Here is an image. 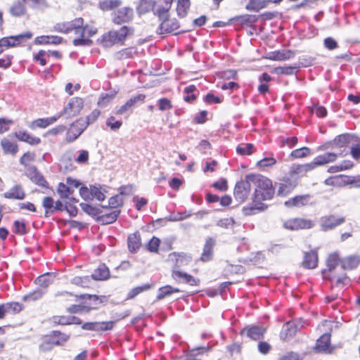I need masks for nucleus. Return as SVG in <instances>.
Returning <instances> with one entry per match:
<instances>
[{
  "instance_id": "62",
  "label": "nucleus",
  "mask_w": 360,
  "mask_h": 360,
  "mask_svg": "<svg viewBox=\"0 0 360 360\" xmlns=\"http://www.w3.org/2000/svg\"><path fill=\"white\" fill-rule=\"evenodd\" d=\"M234 220L232 218H225L219 220L217 225L221 228L229 229L233 226Z\"/></svg>"
},
{
  "instance_id": "10",
  "label": "nucleus",
  "mask_w": 360,
  "mask_h": 360,
  "mask_svg": "<svg viewBox=\"0 0 360 360\" xmlns=\"http://www.w3.org/2000/svg\"><path fill=\"white\" fill-rule=\"evenodd\" d=\"M144 94H138L129 98L124 105H122L117 111L116 114L119 115H129L131 110L138 103H143L145 100Z\"/></svg>"
},
{
  "instance_id": "13",
  "label": "nucleus",
  "mask_w": 360,
  "mask_h": 360,
  "mask_svg": "<svg viewBox=\"0 0 360 360\" xmlns=\"http://www.w3.org/2000/svg\"><path fill=\"white\" fill-rule=\"evenodd\" d=\"M86 128V124H83L79 119L72 123L66 134V139L69 142L76 140Z\"/></svg>"
},
{
  "instance_id": "45",
  "label": "nucleus",
  "mask_w": 360,
  "mask_h": 360,
  "mask_svg": "<svg viewBox=\"0 0 360 360\" xmlns=\"http://www.w3.org/2000/svg\"><path fill=\"white\" fill-rule=\"evenodd\" d=\"M193 214L191 210L183 212L172 213L167 217V219L170 221H179L188 219Z\"/></svg>"
},
{
  "instance_id": "20",
  "label": "nucleus",
  "mask_w": 360,
  "mask_h": 360,
  "mask_svg": "<svg viewBox=\"0 0 360 360\" xmlns=\"http://www.w3.org/2000/svg\"><path fill=\"white\" fill-rule=\"evenodd\" d=\"M296 182L290 179H283L278 184L277 194L279 196H285L290 193L296 187Z\"/></svg>"
},
{
  "instance_id": "50",
  "label": "nucleus",
  "mask_w": 360,
  "mask_h": 360,
  "mask_svg": "<svg viewBox=\"0 0 360 360\" xmlns=\"http://www.w3.org/2000/svg\"><path fill=\"white\" fill-rule=\"evenodd\" d=\"M254 146L252 143H243L239 145L236 151L238 154L245 155H251L253 153Z\"/></svg>"
},
{
  "instance_id": "15",
  "label": "nucleus",
  "mask_w": 360,
  "mask_h": 360,
  "mask_svg": "<svg viewBox=\"0 0 360 360\" xmlns=\"http://www.w3.org/2000/svg\"><path fill=\"white\" fill-rule=\"evenodd\" d=\"M25 174L35 184L42 187H46L47 182L44 179V176L37 171L35 167H27Z\"/></svg>"
},
{
  "instance_id": "4",
  "label": "nucleus",
  "mask_w": 360,
  "mask_h": 360,
  "mask_svg": "<svg viewBox=\"0 0 360 360\" xmlns=\"http://www.w3.org/2000/svg\"><path fill=\"white\" fill-rule=\"evenodd\" d=\"M338 156L339 155L335 152L326 153L323 155H318L310 163L297 165L293 170V172L298 174H305L306 172L314 169L318 166H321L335 161Z\"/></svg>"
},
{
  "instance_id": "52",
  "label": "nucleus",
  "mask_w": 360,
  "mask_h": 360,
  "mask_svg": "<svg viewBox=\"0 0 360 360\" xmlns=\"http://www.w3.org/2000/svg\"><path fill=\"white\" fill-rule=\"evenodd\" d=\"M101 112L98 110H94L89 115H88L85 119H79L83 124H86V127L89 125L95 122L98 118Z\"/></svg>"
},
{
  "instance_id": "35",
  "label": "nucleus",
  "mask_w": 360,
  "mask_h": 360,
  "mask_svg": "<svg viewBox=\"0 0 360 360\" xmlns=\"http://www.w3.org/2000/svg\"><path fill=\"white\" fill-rule=\"evenodd\" d=\"M53 282V276L50 274H43L39 276L35 280V283L39 286V288H41L46 290V288L49 287Z\"/></svg>"
},
{
  "instance_id": "36",
  "label": "nucleus",
  "mask_w": 360,
  "mask_h": 360,
  "mask_svg": "<svg viewBox=\"0 0 360 360\" xmlns=\"http://www.w3.org/2000/svg\"><path fill=\"white\" fill-rule=\"evenodd\" d=\"M155 6V2L153 0H140L137 11L139 14H143L153 11Z\"/></svg>"
},
{
  "instance_id": "60",
  "label": "nucleus",
  "mask_w": 360,
  "mask_h": 360,
  "mask_svg": "<svg viewBox=\"0 0 360 360\" xmlns=\"http://www.w3.org/2000/svg\"><path fill=\"white\" fill-rule=\"evenodd\" d=\"M160 240L156 237H153L148 244V250L153 252H157Z\"/></svg>"
},
{
  "instance_id": "47",
  "label": "nucleus",
  "mask_w": 360,
  "mask_h": 360,
  "mask_svg": "<svg viewBox=\"0 0 360 360\" xmlns=\"http://www.w3.org/2000/svg\"><path fill=\"white\" fill-rule=\"evenodd\" d=\"M169 11V9H166L165 6L160 4L159 3H158L157 4H155L153 11L155 14L158 15L160 20L166 19L167 18H168Z\"/></svg>"
},
{
  "instance_id": "31",
  "label": "nucleus",
  "mask_w": 360,
  "mask_h": 360,
  "mask_svg": "<svg viewBox=\"0 0 360 360\" xmlns=\"http://www.w3.org/2000/svg\"><path fill=\"white\" fill-rule=\"evenodd\" d=\"M15 136L18 140L25 141L32 146L38 145L41 142V139L39 137L32 136L24 131L15 132Z\"/></svg>"
},
{
  "instance_id": "12",
  "label": "nucleus",
  "mask_w": 360,
  "mask_h": 360,
  "mask_svg": "<svg viewBox=\"0 0 360 360\" xmlns=\"http://www.w3.org/2000/svg\"><path fill=\"white\" fill-rule=\"evenodd\" d=\"M344 221L345 218L343 217H338L335 215L325 216L321 218L320 226L321 230L326 231L334 229Z\"/></svg>"
},
{
  "instance_id": "61",
  "label": "nucleus",
  "mask_w": 360,
  "mask_h": 360,
  "mask_svg": "<svg viewBox=\"0 0 360 360\" xmlns=\"http://www.w3.org/2000/svg\"><path fill=\"white\" fill-rule=\"evenodd\" d=\"M25 4L32 8H39L44 6L46 4L45 0H22Z\"/></svg>"
},
{
  "instance_id": "1",
  "label": "nucleus",
  "mask_w": 360,
  "mask_h": 360,
  "mask_svg": "<svg viewBox=\"0 0 360 360\" xmlns=\"http://www.w3.org/2000/svg\"><path fill=\"white\" fill-rule=\"evenodd\" d=\"M249 179L255 187L254 205L243 207V212L245 215H252L265 210L267 205L262 203V201L271 200L275 193L272 181L267 177L261 174H252V176Z\"/></svg>"
},
{
  "instance_id": "27",
  "label": "nucleus",
  "mask_w": 360,
  "mask_h": 360,
  "mask_svg": "<svg viewBox=\"0 0 360 360\" xmlns=\"http://www.w3.org/2000/svg\"><path fill=\"white\" fill-rule=\"evenodd\" d=\"M110 277V271L105 264H101L91 274V278L95 281H104Z\"/></svg>"
},
{
  "instance_id": "39",
  "label": "nucleus",
  "mask_w": 360,
  "mask_h": 360,
  "mask_svg": "<svg viewBox=\"0 0 360 360\" xmlns=\"http://www.w3.org/2000/svg\"><path fill=\"white\" fill-rule=\"evenodd\" d=\"M91 276H75L71 280V283L82 288H89L91 284Z\"/></svg>"
},
{
  "instance_id": "14",
  "label": "nucleus",
  "mask_w": 360,
  "mask_h": 360,
  "mask_svg": "<svg viewBox=\"0 0 360 360\" xmlns=\"http://www.w3.org/2000/svg\"><path fill=\"white\" fill-rule=\"evenodd\" d=\"M266 332V328L259 326H250L243 328L241 334H246L247 336L254 340L262 339Z\"/></svg>"
},
{
  "instance_id": "34",
  "label": "nucleus",
  "mask_w": 360,
  "mask_h": 360,
  "mask_svg": "<svg viewBox=\"0 0 360 360\" xmlns=\"http://www.w3.org/2000/svg\"><path fill=\"white\" fill-rule=\"evenodd\" d=\"M267 6V0H251L245 5V8L250 11L258 12Z\"/></svg>"
},
{
  "instance_id": "24",
  "label": "nucleus",
  "mask_w": 360,
  "mask_h": 360,
  "mask_svg": "<svg viewBox=\"0 0 360 360\" xmlns=\"http://www.w3.org/2000/svg\"><path fill=\"white\" fill-rule=\"evenodd\" d=\"M6 198L22 200L25 197V193L20 185H15L4 194Z\"/></svg>"
},
{
  "instance_id": "6",
  "label": "nucleus",
  "mask_w": 360,
  "mask_h": 360,
  "mask_svg": "<svg viewBox=\"0 0 360 360\" xmlns=\"http://www.w3.org/2000/svg\"><path fill=\"white\" fill-rule=\"evenodd\" d=\"M356 137L350 134H345L338 136L333 141V148H337L340 149L337 152L339 156L343 155L344 153H348L347 148H350L353 143H356Z\"/></svg>"
},
{
  "instance_id": "16",
  "label": "nucleus",
  "mask_w": 360,
  "mask_h": 360,
  "mask_svg": "<svg viewBox=\"0 0 360 360\" xmlns=\"http://www.w3.org/2000/svg\"><path fill=\"white\" fill-rule=\"evenodd\" d=\"M113 327L112 321H107V322H87L82 325V328L84 330H95V331H101V330H111Z\"/></svg>"
},
{
  "instance_id": "21",
  "label": "nucleus",
  "mask_w": 360,
  "mask_h": 360,
  "mask_svg": "<svg viewBox=\"0 0 360 360\" xmlns=\"http://www.w3.org/2000/svg\"><path fill=\"white\" fill-rule=\"evenodd\" d=\"M120 213V210L118 209L110 210V212H105L103 214L100 212L97 220L103 224H112L117 220Z\"/></svg>"
},
{
  "instance_id": "42",
  "label": "nucleus",
  "mask_w": 360,
  "mask_h": 360,
  "mask_svg": "<svg viewBox=\"0 0 360 360\" xmlns=\"http://www.w3.org/2000/svg\"><path fill=\"white\" fill-rule=\"evenodd\" d=\"M179 289L172 287L171 285H165L159 288L158 294L157 295L158 300H162L165 297L170 295L173 292H179Z\"/></svg>"
},
{
  "instance_id": "56",
  "label": "nucleus",
  "mask_w": 360,
  "mask_h": 360,
  "mask_svg": "<svg viewBox=\"0 0 360 360\" xmlns=\"http://www.w3.org/2000/svg\"><path fill=\"white\" fill-rule=\"evenodd\" d=\"M276 163V160L274 158H264L257 163V166L261 169L271 167Z\"/></svg>"
},
{
  "instance_id": "29",
  "label": "nucleus",
  "mask_w": 360,
  "mask_h": 360,
  "mask_svg": "<svg viewBox=\"0 0 360 360\" xmlns=\"http://www.w3.org/2000/svg\"><path fill=\"white\" fill-rule=\"evenodd\" d=\"M60 117V115H58L56 116L50 117H47V118L37 119L32 122V124L30 125V128L32 129H34L37 127L46 128V127L49 126L50 124H52L53 123H54Z\"/></svg>"
},
{
  "instance_id": "3",
  "label": "nucleus",
  "mask_w": 360,
  "mask_h": 360,
  "mask_svg": "<svg viewBox=\"0 0 360 360\" xmlns=\"http://www.w3.org/2000/svg\"><path fill=\"white\" fill-rule=\"evenodd\" d=\"M134 30L131 27L124 25L118 30H110L104 33L97 39V43L104 48H111L113 46H122L126 39L134 34Z\"/></svg>"
},
{
  "instance_id": "9",
  "label": "nucleus",
  "mask_w": 360,
  "mask_h": 360,
  "mask_svg": "<svg viewBox=\"0 0 360 360\" xmlns=\"http://www.w3.org/2000/svg\"><path fill=\"white\" fill-rule=\"evenodd\" d=\"M134 16L133 9L129 7H124L114 12L112 22L115 24L120 25L129 22Z\"/></svg>"
},
{
  "instance_id": "23",
  "label": "nucleus",
  "mask_w": 360,
  "mask_h": 360,
  "mask_svg": "<svg viewBox=\"0 0 360 360\" xmlns=\"http://www.w3.org/2000/svg\"><path fill=\"white\" fill-rule=\"evenodd\" d=\"M295 55V51L291 50H281L271 52L268 57L269 59L273 60H287L292 58Z\"/></svg>"
},
{
  "instance_id": "19",
  "label": "nucleus",
  "mask_w": 360,
  "mask_h": 360,
  "mask_svg": "<svg viewBox=\"0 0 360 360\" xmlns=\"http://www.w3.org/2000/svg\"><path fill=\"white\" fill-rule=\"evenodd\" d=\"M360 264V257L356 255H350L343 258L341 260L340 269L345 272V270H352L356 269Z\"/></svg>"
},
{
  "instance_id": "33",
  "label": "nucleus",
  "mask_w": 360,
  "mask_h": 360,
  "mask_svg": "<svg viewBox=\"0 0 360 360\" xmlns=\"http://www.w3.org/2000/svg\"><path fill=\"white\" fill-rule=\"evenodd\" d=\"M128 248L131 252H135L141 246V237L139 233H134L128 236Z\"/></svg>"
},
{
  "instance_id": "37",
  "label": "nucleus",
  "mask_w": 360,
  "mask_h": 360,
  "mask_svg": "<svg viewBox=\"0 0 360 360\" xmlns=\"http://www.w3.org/2000/svg\"><path fill=\"white\" fill-rule=\"evenodd\" d=\"M25 2L22 0L15 2L10 8V13L13 16L22 15L25 12Z\"/></svg>"
},
{
  "instance_id": "58",
  "label": "nucleus",
  "mask_w": 360,
  "mask_h": 360,
  "mask_svg": "<svg viewBox=\"0 0 360 360\" xmlns=\"http://www.w3.org/2000/svg\"><path fill=\"white\" fill-rule=\"evenodd\" d=\"M106 125L108 126L111 130L112 131H117L118 130L122 124V122L120 120H116L115 117L110 116L106 120Z\"/></svg>"
},
{
  "instance_id": "5",
  "label": "nucleus",
  "mask_w": 360,
  "mask_h": 360,
  "mask_svg": "<svg viewBox=\"0 0 360 360\" xmlns=\"http://www.w3.org/2000/svg\"><path fill=\"white\" fill-rule=\"evenodd\" d=\"M252 176V174H247L244 179L238 182L234 188V198L238 202H243L249 196L251 187L252 186L250 177Z\"/></svg>"
},
{
  "instance_id": "32",
  "label": "nucleus",
  "mask_w": 360,
  "mask_h": 360,
  "mask_svg": "<svg viewBox=\"0 0 360 360\" xmlns=\"http://www.w3.org/2000/svg\"><path fill=\"white\" fill-rule=\"evenodd\" d=\"M60 342L59 340H56V338L53 337V335L52 336H46L42 339V342L39 345V348L41 351L46 352L49 351L52 349L53 345H60Z\"/></svg>"
},
{
  "instance_id": "26",
  "label": "nucleus",
  "mask_w": 360,
  "mask_h": 360,
  "mask_svg": "<svg viewBox=\"0 0 360 360\" xmlns=\"http://www.w3.org/2000/svg\"><path fill=\"white\" fill-rule=\"evenodd\" d=\"M216 244V240L213 238H208L206 240L205 244L203 248V251L201 255L200 259L202 262L210 261L212 257V250Z\"/></svg>"
},
{
  "instance_id": "51",
  "label": "nucleus",
  "mask_w": 360,
  "mask_h": 360,
  "mask_svg": "<svg viewBox=\"0 0 360 360\" xmlns=\"http://www.w3.org/2000/svg\"><path fill=\"white\" fill-rule=\"evenodd\" d=\"M92 199L96 198L98 201H103L105 200L104 191L100 186H91Z\"/></svg>"
},
{
  "instance_id": "22",
  "label": "nucleus",
  "mask_w": 360,
  "mask_h": 360,
  "mask_svg": "<svg viewBox=\"0 0 360 360\" xmlns=\"http://www.w3.org/2000/svg\"><path fill=\"white\" fill-rule=\"evenodd\" d=\"M330 335L329 333H324L317 340L316 344V349L319 352L330 353Z\"/></svg>"
},
{
  "instance_id": "7",
  "label": "nucleus",
  "mask_w": 360,
  "mask_h": 360,
  "mask_svg": "<svg viewBox=\"0 0 360 360\" xmlns=\"http://www.w3.org/2000/svg\"><path fill=\"white\" fill-rule=\"evenodd\" d=\"M83 100L81 98L74 97L72 98L68 104L64 107L62 112L59 113L61 116H65L66 118H71L79 113L83 108Z\"/></svg>"
},
{
  "instance_id": "43",
  "label": "nucleus",
  "mask_w": 360,
  "mask_h": 360,
  "mask_svg": "<svg viewBox=\"0 0 360 360\" xmlns=\"http://www.w3.org/2000/svg\"><path fill=\"white\" fill-rule=\"evenodd\" d=\"M1 145L6 153L14 155L18 151L17 145L8 139H3L1 142Z\"/></svg>"
},
{
  "instance_id": "46",
  "label": "nucleus",
  "mask_w": 360,
  "mask_h": 360,
  "mask_svg": "<svg viewBox=\"0 0 360 360\" xmlns=\"http://www.w3.org/2000/svg\"><path fill=\"white\" fill-rule=\"evenodd\" d=\"M152 285L146 283L143 284L141 286H137L131 289L128 295H127V299H133L138 295H139L141 292L146 291L149 290L151 288Z\"/></svg>"
},
{
  "instance_id": "11",
  "label": "nucleus",
  "mask_w": 360,
  "mask_h": 360,
  "mask_svg": "<svg viewBox=\"0 0 360 360\" xmlns=\"http://www.w3.org/2000/svg\"><path fill=\"white\" fill-rule=\"evenodd\" d=\"M314 226L311 220L301 218L290 219L283 222V226L289 230H298L300 229H310Z\"/></svg>"
},
{
  "instance_id": "25",
  "label": "nucleus",
  "mask_w": 360,
  "mask_h": 360,
  "mask_svg": "<svg viewBox=\"0 0 360 360\" xmlns=\"http://www.w3.org/2000/svg\"><path fill=\"white\" fill-rule=\"evenodd\" d=\"M318 264V254L316 251L312 250L309 252H306L304 256L302 265L304 268L311 269L317 266Z\"/></svg>"
},
{
  "instance_id": "17",
  "label": "nucleus",
  "mask_w": 360,
  "mask_h": 360,
  "mask_svg": "<svg viewBox=\"0 0 360 360\" xmlns=\"http://www.w3.org/2000/svg\"><path fill=\"white\" fill-rule=\"evenodd\" d=\"M298 330V325H296L294 321L287 322L280 333V337L283 340H288L292 338Z\"/></svg>"
},
{
  "instance_id": "54",
  "label": "nucleus",
  "mask_w": 360,
  "mask_h": 360,
  "mask_svg": "<svg viewBox=\"0 0 360 360\" xmlns=\"http://www.w3.org/2000/svg\"><path fill=\"white\" fill-rule=\"evenodd\" d=\"M56 323H58L61 325H67V324H71V323H77L79 324L81 323V321L75 316H71L68 318L65 317H59V318H55Z\"/></svg>"
},
{
  "instance_id": "8",
  "label": "nucleus",
  "mask_w": 360,
  "mask_h": 360,
  "mask_svg": "<svg viewBox=\"0 0 360 360\" xmlns=\"http://www.w3.org/2000/svg\"><path fill=\"white\" fill-rule=\"evenodd\" d=\"M98 32L96 27L89 25L82 26L81 30V37L75 39L73 44L75 46H90L92 44V41L88 38H84V34H87L88 37H92Z\"/></svg>"
},
{
  "instance_id": "59",
  "label": "nucleus",
  "mask_w": 360,
  "mask_h": 360,
  "mask_svg": "<svg viewBox=\"0 0 360 360\" xmlns=\"http://www.w3.org/2000/svg\"><path fill=\"white\" fill-rule=\"evenodd\" d=\"M158 108L161 111L169 110L172 108L171 101L167 98H162L158 101Z\"/></svg>"
},
{
  "instance_id": "53",
  "label": "nucleus",
  "mask_w": 360,
  "mask_h": 360,
  "mask_svg": "<svg viewBox=\"0 0 360 360\" xmlns=\"http://www.w3.org/2000/svg\"><path fill=\"white\" fill-rule=\"evenodd\" d=\"M80 206L84 212L93 217H98L100 214L99 209L93 207L91 205L86 203H81Z\"/></svg>"
},
{
  "instance_id": "64",
  "label": "nucleus",
  "mask_w": 360,
  "mask_h": 360,
  "mask_svg": "<svg viewBox=\"0 0 360 360\" xmlns=\"http://www.w3.org/2000/svg\"><path fill=\"white\" fill-rule=\"evenodd\" d=\"M350 148L352 158L356 160L360 159V142L359 143H353Z\"/></svg>"
},
{
  "instance_id": "28",
  "label": "nucleus",
  "mask_w": 360,
  "mask_h": 360,
  "mask_svg": "<svg viewBox=\"0 0 360 360\" xmlns=\"http://www.w3.org/2000/svg\"><path fill=\"white\" fill-rule=\"evenodd\" d=\"M309 201V195H297L294 198H290L285 202L287 207H302L308 204Z\"/></svg>"
},
{
  "instance_id": "63",
  "label": "nucleus",
  "mask_w": 360,
  "mask_h": 360,
  "mask_svg": "<svg viewBox=\"0 0 360 360\" xmlns=\"http://www.w3.org/2000/svg\"><path fill=\"white\" fill-rule=\"evenodd\" d=\"M14 232L18 234H25L26 233L25 224L23 221H15L14 222Z\"/></svg>"
},
{
  "instance_id": "38",
  "label": "nucleus",
  "mask_w": 360,
  "mask_h": 360,
  "mask_svg": "<svg viewBox=\"0 0 360 360\" xmlns=\"http://www.w3.org/2000/svg\"><path fill=\"white\" fill-rule=\"evenodd\" d=\"M46 293V290L41 288H37L34 291L29 292L25 295L22 300L25 302H34L41 298L42 296Z\"/></svg>"
},
{
  "instance_id": "44",
  "label": "nucleus",
  "mask_w": 360,
  "mask_h": 360,
  "mask_svg": "<svg viewBox=\"0 0 360 360\" xmlns=\"http://www.w3.org/2000/svg\"><path fill=\"white\" fill-rule=\"evenodd\" d=\"M176 257V264L174 269H179L180 267L188 265L191 262V257L184 254L174 255Z\"/></svg>"
},
{
  "instance_id": "57",
  "label": "nucleus",
  "mask_w": 360,
  "mask_h": 360,
  "mask_svg": "<svg viewBox=\"0 0 360 360\" xmlns=\"http://www.w3.org/2000/svg\"><path fill=\"white\" fill-rule=\"evenodd\" d=\"M310 153V149L307 147H302L299 149L294 150L291 152L290 155L294 158H302L307 157Z\"/></svg>"
},
{
  "instance_id": "48",
  "label": "nucleus",
  "mask_w": 360,
  "mask_h": 360,
  "mask_svg": "<svg viewBox=\"0 0 360 360\" xmlns=\"http://www.w3.org/2000/svg\"><path fill=\"white\" fill-rule=\"evenodd\" d=\"M57 191L62 198H68L73 193V190L63 183L58 184Z\"/></svg>"
},
{
  "instance_id": "18",
  "label": "nucleus",
  "mask_w": 360,
  "mask_h": 360,
  "mask_svg": "<svg viewBox=\"0 0 360 360\" xmlns=\"http://www.w3.org/2000/svg\"><path fill=\"white\" fill-rule=\"evenodd\" d=\"M162 22L160 25V34L169 33L176 30L179 27V22L175 19H169V17L166 19L160 20Z\"/></svg>"
},
{
  "instance_id": "49",
  "label": "nucleus",
  "mask_w": 360,
  "mask_h": 360,
  "mask_svg": "<svg viewBox=\"0 0 360 360\" xmlns=\"http://www.w3.org/2000/svg\"><path fill=\"white\" fill-rule=\"evenodd\" d=\"M136 49L133 47L127 48L124 49H122L118 52L116 53V57L118 59H125L128 58H131L134 56V54H136Z\"/></svg>"
},
{
  "instance_id": "55",
  "label": "nucleus",
  "mask_w": 360,
  "mask_h": 360,
  "mask_svg": "<svg viewBox=\"0 0 360 360\" xmlns=\"http://www.w3.org/2000/svg\"><path fill=\"white\" fill-rule=\"evenodd\" d=\"M295 69L296 68L292 66L277 67L274 68L273 72L277 75H292L294 74Z\"/></svg>"
},
{
  "instance_id": "41",
  "label": "nucleus",
  "mask_w": 360,
  "mask_h": 360,
  "mask_svg": "<svg viewBox=\"0 0 360 360\" xmlns=\"http://www.w3.org/2000/svg\"><path fill=\"white\" fill-rule=\"evenodd\" d=\"M190 8V0H178L176 12L179 17H184Z\"/></svg>"
},
{
  "instance_id": "2",
  "label": "nucleus",
  "mask_w": 360,
  "mask_h": 360,
  "mask_svg": "<svg viewBox=\"0 0 360 360\" xmlns=\"http://www.w3.org/2000/svg\"><path fill=\"white\" fill-rule=\"evenodd\" d=\"M327 269L323 270V276L330 280L336 287L342 288L349 283L346 273L340 269L341 260L337 253L330 254L326 261Z\"/></svg>"
},
{
  "instance_id": "40",
  "label": "nucleus",
  "mask_w": 360,
  "mask_h": 360,
  "mask_svg": "<svg viewBox=\"0 0 360 360\" xmlns=\"http://www.w3.org/2000/svg\"><path fill=\"white\" fill-rule=\"evenodd\" d=\"M83 19L81 18H76L71 22H67L68 33L75 31V34H80L82 27L83 26Z\"/></svg>"
},
{
  "instance_id": "30",
  "label": "nucleus",
  "mask_w": 360,
  "mask_h": 360,
  "mask_svg": "<svg viewBox=\"0 0 360 360\" xmlns=\"http://www.w3.org/2000/svg\"><path fill=\"white\" fill-rule=\"evenodd\" d=\"M63 38L58 36L47 35L37 37L34 39L36 44H59L62 42Z\"/></svg>"
}]
</instances>
